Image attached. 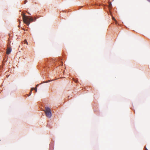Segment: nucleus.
I'll list each match as a JSON object with an SVG mask.
<instances>
[{
	"instance_id": "0eeeda50",
	"label": "nucleus",
	"mask_w": 150,
	"mask_h": 150,
	"mask_svg": "<svg viewBox=\"0 0 150 150\" xmlns=\"http://www.w3.org/2000/svg\"><path fill=\"white\" fill-rule=\"evenodd\" d=\"M113 20L114 21L115 24V25H116L117 26L120 25V24L117 21L116 19H115Z\"/></svg>"
},
{
	"instance_id": "39448f33",
	"label": "nucleus",
	"mask_w": 150,
	"mask_h": 150,
	"mask_svg": "<svg viewBox=\"0 0 150 150\" xmlns=\"http://www.w3.org/2000/svg\"><path fill=\"white\" fill-rule=\"evenodd\" d=\"M22 16H23V19H33V18L30 17V16H25V14L24 13L22 14Z\"/></svg>"
},
{
	"instance_id": "423d86ee",
	"label": "nucleus",
	"mask_w": 150,
	"mask_h": 150,
	"mask_svg": "<svg viewBox=\"0 0 150 150\" xmlns=\"http://www.w3.org/2000/svg\"><path fill=\"white\" fill-rule=\"evenodd\" d=\"M54 149V144L53 143H51L50 144L49 150H53Z\"/></svg>"
},
{
	"instance_id": "9d476101",
	"label": "nucleus",
	"mask_w": 150,
	"mask_h": 150,
	"mask_svg": "<svg viewBox=\"0 0 150 150\" xmlns=\"http://www.w3.org/2000/svg\"><path fill=\"white\" fill-rule=\"evenodd\" d=\"M50 81L48 80V81H45V82H44V83H47V82H50Z\"/></svg>"
},
{
	"instance_id": "2eb2a0df",
	"label": "nucleus",
	"mask_w": 150,
	"mask_h": 150,
	"mask_svg": "<svg viewBox=\"0 0 150 150\" xmlns=\"http://www.w3.org/2000/svg\"><path fill=\"white\" fill-rule=\"evenodd\" d=\"M147 1L149 2H150V0H147Z\"/></svg>"
},
{
	"instance_id": "f8f14e48",
	"label": "nucleus",
	"mask_w": 150,
	"mask_h": 150,
	"mask_svg": "<svg viewBox=\"0 0 150 150\" xmlns=\"http://www.w3.org/2000/svg\"><path fill=\"white\" fill-rule=\"evenodd\" d=\"M145 149H144V150H148L146 148V146H145Z\"/></svg>"
},
{
	"instance_id": "1a4fd4ad",
	"label": "nucleus",
	"mask_w": 150,
	"mask_h": 150,
	"mask_svg": "<svg viewBox=\"0 0 150 150\" xmlns=\"http://www.w3.org/2000/svg\"><path fill=\"white\" fill-rule=\"evenodd\" d=\"M27 2V1L25 0L24 1V4H25Z\"/></svg>"
},
{
	"instance_id": "9b49d317",
	"label": "nucleus",
	"mask_w": 150,
	"mask_h": 150,
	"mask_svg": "<svg viewBox=\"0 0 150 150\" xmlns=\"http://www.w3.org/2000/svg\"><path fill=\"white\" fill-rule=\"evenodd\" d=\"M11 50H9V51L8 52V53L9 54V53H10L11 52Z\"/></svg>"
},
{
	"instance_id": "a211bd4d",
	"label": "nucleus",
	"mask_w": 150,
	"mask_h": 150,
	"mask_svg": "<svg viewBox=\"0 0 150 150\" xmlns=\"http://www.w3.org/2000/svg\"><path fill=\"white\" fill-rule=\"evenodd\" d=\"M47 72H48V71L47 70Z\"/></svg>"
},
{
	"instance_id": "f257e3e1",
	"label": "nucleus",
	"mask_w": 150,
	"mask_h": 150,
	"mask_svg": "<svg viewBox=\"0 0 150 150\" xmlns=\"http://www.w3.org/2000/svg\"><path fill=\"white\" fill-rule=\"evenodd\" d=\"M44 111L46 116L47 117L50 118L52 116V112L49 107H45Z\"/></svg>"
},
{
	"instance_id": "ddd939ff",
	"label": "nucleus",
	"mask_w": 150,
	"mask_h": 150,
	"mask_svg": "<svg viewBox=\"0 0 150 150\" xmlns=\"http://www.w3.org/2000/svg\"><path fill=\"white\" fill-rule=\"evenodd\" d=\"M112 19H115V18L113 16H112Z\"/></svg>"
},
{
	"instance_id": "4468645a",
	"label": "nucleus",
	"mask_w": 150,
	"mask_h": 150,
	"mask_svg": "<svg viewBox=\"0 0 150 150\" xmlns=\"http://www.w3.org/2000/svg\"><path fill=\"white\" fill-rule=\"evenodd\" d=\"M38 18H39V17H37V18L36 17V18H35L34 19H37Z\"/></svg>"
},
{
	"instance_id": "6e6552de",
	"label": "nucleus",
	"mask_w": 150,
	"mask_h": 150,
	"mask_svg": "<svg viewBox=\"0 0 150 150\" xmlns=\"http://www.w3.org/2000/svg\"><path fill=\"white\" fill-rule=\"evenodd\" d=\"M111 6H112V4L111 2H109V6H108V8L109 9L110 11V9L111 8Z\"/></svg>"
},
{
	"instance_id": "dca6fc26",
	"label": "nucleus",
	"mask_w": 150,
	"mask_h": 150,
	"mask_svg": "<svg viewBox=\"0 0 150 150\" xmlns=\"http://www.w3.org/2000/svg\"><path fill=\"white\" fill-rule=\"evenodd\" d=\"M125 27L126 28H128L126 26H125Z\"/></svg>"
},
{
	"instance_id": "20e7f679",
	"label": "nucleus",
	"mask_w": 150,
	"mask_h": 150,
	"mask_svg": "<svg viewBox=\"0 0 150 150\" xmlns=\"http://www.w3.org/2000/svg\"><path fill=\"white\" fill-rule=\"evenodd\" d=\"M34 90H35V91H34V93H35L36 92H37V88H34L33 87V88H31V90H30V94L29 95H26L25 96H30L31 94V93H32V91Z\"/></svg>"
},
{
	"instance_id": "f03ea898",
	"label": "nucleus",
	"mask_w": 150,
	"mask_h": 150,
	"mask_svg": "<svg viewBox=\"0 0 150 150\" xmlns=\"http://www.w3.org/2000/svg\"><path fill=\"white\" fill-rule=\"evenodd\" d=\"M23 22L28 26L30 22L35 21H33V19H22Z\"/></svg>"
},
{
	"instance_id": "f3484780",
	"label": "nucleus",
	"mask_w": 150,
	"mask_h": 150,
	"mask_svg": "<svg viewBox=\"0 0 150 150\" xmlns=\"http://www.w3.org/2000/svg\"><path fill=\"white\" fill-rule=\"evenodd\" d=\"M19 21V23H20V20H19V21Z\"/></svg>"
},
{
	"instance_id": "7ed1b4c3",
	"label": "nucleus",
	"mask_w": 150,
	"mask_h": 150,
	"mask_svg": "<svg viewBox=\"0 0 150 150\" xmlns=\"http://www.w3.org/2000/svg\"><path fill=\"white\" fill-rule=\"evenodd\" d=\"M51 61L52 62V63H53V64L55 65H56V64L58 62H59L60 63H61V64H62L63 63V62H62L61 59H59V60H52V61Z\"/></svg>"
}]
</instances>
